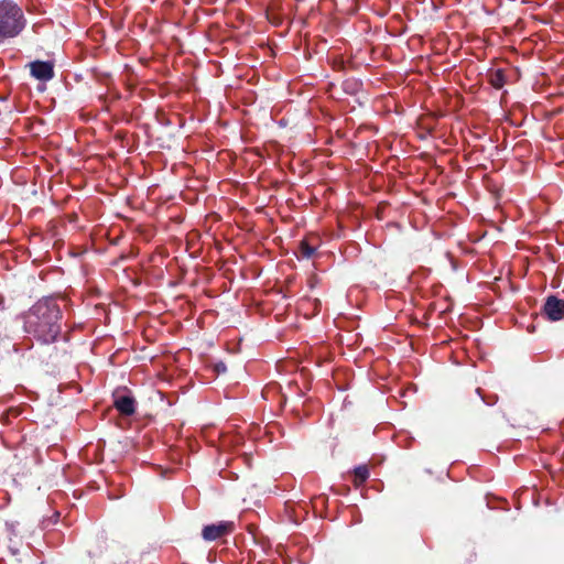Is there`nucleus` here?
Listing matches in <instances>:
<instances>
[{
  "label": "nucleus",
  "instance_id": "f03ea898",
  "mask_svg": "<svg viewBox=\"0 0 564 564\" xmlns=\"http://www.w3.org/2000/svg\"><path fill=\"white\" fill-rule=\"evenodd\" d=\"M24 25L21 8L12 1H0V40L17 36Z\"/></svg>",
  "mask_w": 564,
  "mask_h": 564
},
{
  "label": "nucleus",
  "instance_id": "423d86ee",
  "mask_svg": "<svg viewBox=\"0 0 564 564\" xmlns=\"http://www.w3.org/2000/svg\"><path fill=\"white\" fill-rule=\"evenodd\" d=\"M116 408L126 415H130L134 412V401L130 397H121L115 402Z\"/></svg>",
  "mask_w": 564,
  "mask_h": 564
},
{
  "label": "nucleus",
  "instance_id": "20e7f679",
  "mask_svg": "<svg viewBox=\"0 0 564 564\" xmlns=\"http://www.w3.org/2000/svg\"><path fill=\"white\" fill-rule=\"evenodd\" d=\"M30 69L32 76L43 82H47L54 76L53 64L50 62H33L30 64Z\"/></svg>",
  "mask_w": 564,
  "mask_h": 564
},
{
  "label": "nucleus",
  "instance_id": "0eeeda50",
  "mask_svg": "<svg viewBox=\"0 0 564 564\" xmlns=\"http://www.w3.org/2000/svg\"><path fill=\"white\" fill-rule=\"evenodd\" d=\"M369 477V468L367 465H361L354 470V482L356 486L361 485Z\"/></svg>",
  "mask_w": 564,
  "mask_h": 564
},
{
  "label": "nucleus",
  "instance_id": "f257e3e1",
  "mask_svg": "<svg viewBox=\"0 0 564 564\" xmlns=\"http://www.w3.org/2000/svg\"><path fill=\"white\" fill-rule=\"evenodd\" d=\"M61 318L58 306L52 301L36 303L26 317V325L42 341L55 340L59 333L57 322Z\"/></svg>",
  "mask_w": 564,
  "mask_h": 564
},
{
  "label": "nucleus",
  "instance_id": "7ed1b4c3",
  "mask_svg": "<svg viewBox=\"0 0 564 564\" xmlns=\"http://www.w3.org/2000/svg\"><path fill=\"white\" fill-rule=\"evenodd\" d=\"M544 313L551 321H560L564 317V301L555 296L547 297L544 304Z\"/></svg>",
  "mask_w": 564,
  "mask_h": 564
},
{
  "label": "nucleus",
  "instance_id": "39448f33",
  "mask_svg": "<svg viewBox=\"0 0 564 564\" xmlns=\"http://www.w3.org/2000/svg\"><path fill=\"white\" fill-rule=\"evenodd\" d=\"M232 524L229 522L207 525L203 530V538L207 541L216 540L231 531Z\"/></svg>",
  "mask_w": 564,
  "mask_h": 564
},
{
  "label": "nucleus",
  "instance_id": "6e6552de",
  "mask_svg": "<svg viewBox=\"0 0 564 564\" xmlns=\"http://www.w3.org/2000/svg\"><path fill=\"white\" fill-rule=\"evenodd\" d=\"M490 82H491V84L496 88H501L503 86V84H505V75H503V73L501 70L495 72L491 75Z\"/></svg>",
  "mask_w": 564,
  "mask_h": 564
},
{
  "label": "nucleus",
  "instance_id": "1a4fd4ad",
  "mask_svg": "<svg viewBox=\"0 0 564 564\" xmlns=\"http://www.w3.org/2000/svg\"><path fill=\"white\" fill-rule=\"evenodd\" d=\"M300 250L303 258H311L315 252V248L310 246L306 241L301 243Z\"/></svg>",
  "mask_w": 564,
  "mask_h": 564
},
{
  "label": "nucleus",
  "instance_id": "9d476101",
  "mask_svg": "<svg viewBox=\"0 0 564 564\" xmlns=\"http://www.w3.org/2000/svg\"><path fill=\"white\" fill-rule=\"evenodd\" d=\"M216 369H217V371H225L226 367H225L224 364H219V365L216 366Z\"/></svg>",
  "mask_w": 564,
  "mask_h": 564
}]
</instances>
